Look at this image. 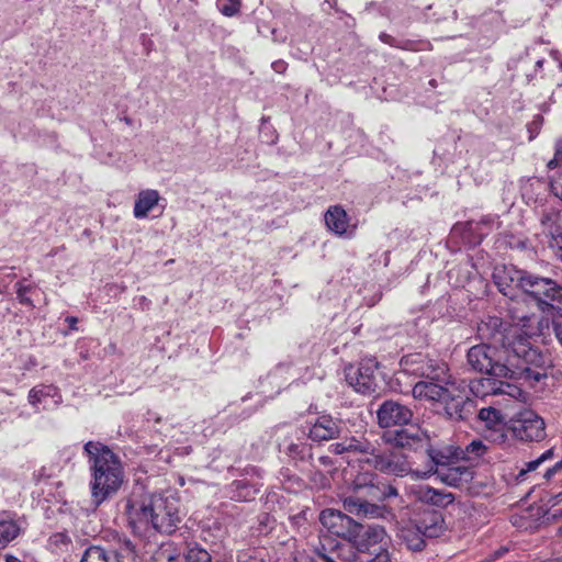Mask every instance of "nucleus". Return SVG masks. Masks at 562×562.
<instances>
[{
    "mask_svg": "<svg viewBox=\"0 0 562 562\" xmlns=\"http://www.w3.org/2000/svg\"><path fill=\"white\" fill-rule=\"evenodd\" d=\"M467 362L474 371L496 378L525 375L528 380L539 382L547 376L549 359L537 348L521 342L514 350L481 344L468 350Z\"/></svg>",
    "mask_w": 562,
    "mask_h": 562,
    "instance_id": "1",
    "label": "nucleus"
},
{
    "mask_svg": "<svg viewBox=\"0 0 562 562\" xmlns=\"http://www.w3.org/2000/svg\"><path fill=\"white\" fill-rule=\"evenodd\" d=\"M128 525L135 532L150 528L172 533L180 522L178 502L175 498L151 495L142 499L130 498L125 505Z\"/></svg>",
    "mask_w": 562,
    "mask_h": 562,
    "instance_id": "2",
    "label": "nucleus"
},
{
    "mask_svg": "<svg viewBox=\"0 0 562 562\" xmlns=\"http://www.w3.org/2000/svg\"><path fill=\"white\" fill-rule=\"evenodd\" d=\"M509 280L521 290L537 308L553 318V329L562 346V285L551 278L540 277L526 270H509Z\"/></svg>",
    "mask_w": 562,
    "mask_h": 562,
    "instance_id": "3",
    "label": "nucleus"
},
{
    "mask_svg": "<svg viewBox=\"0 0 562 562\" xmlns=\"http://www.w3.org/2000/svg\"><path fill=\"white\" fill-rule=\"evenodd\" d=\"M88 457L92 480L91 495L97 505L116 493L123 482V470L119 457L99 441H88L83 446Z\"/></svg>",
    "mask_w": 562,
    "mask_h": 562,
    "instance_id": "4",
    "label": "nucleus"
},
{
    "mask_svg": "<svg viewBox=\"0 0 562 562\" xmlns=\"http://www.w3.org/2000/svg\"><path fill=\"white\" fill-rule=\"evenodd\" d=\"M532 317L526 314H513L512 323H506L497 316H487L477 325V335L487 345L498 349L514 350L521 342L531 346L529 337L533 334L531 329Z\"/></svg>",
    "mask_w": 562,
    "mask_h": 562,
    "instance_id": "5",
    "label": "nucleus"
},
{
    "mask_svg": "<svg viewBox=\"0 0 562 562\" xmlns=\"http://www.w3.org/2000/svg\"><path fill=\"white\" fill-rule=\"evenodd\" d=\"M429 462L424 469H415L414 479L425 480L431 475L450 486H459L472 479L468 467L457 464L458 453L427 447Z\"/></svg>",
    "mask_w": 562,
    "mask_h": 562,
    "instance_id": "6",
    "label": "nucleus"
},
{
    "mask_svg": "<svg viewBox=\"0 0 562 562\" xmlns=\"http://www.w3.org/2000/svg\"><path fill=\"white\" fill-rule=\"evenodd\" d=\"M350 543L361 553L359 562H389L390 554L385 548L387 535L380 525L362 526L359 524L358 536Z\"/></svg>",
    "mask_w": 562,
    "mask_h": 562,
    "instance_id": "7",
    "label": "nucleus"
},
{
    "mask_svg": "<svg viewBox=\"0 0 562 562\" xmlns=\"http://www.w3.org/2000/svg\"><path fill=\"white\" fill-rule=\"evenodd\" d=\"M370 467L381 473L404 477H414L415 469L412 468L407 457L396 447L381 449L375 447L372 457L363 459Z\"/></svg>",
    "mask_w": 562,
    "mask_h": 562,
    "instance_id": "8",
    "label": "nucleus"
},
{
    "mask_svg": "<svg viewBox=\"0 0 562 562\" xmlns=\"http://www.w3.org/2000/svg\"><path fill=\"white\" fill-rule=\"evenodd\" d=\"M379 364L373 358L362 359L357 364L345 368L347 383L358 393L369 395L379 387Z\"/></svg>",
    "mask_w": 562,
    "mask_h": 562,
    "instance_id": "9",
    "label": "nucleus"
},
{
    "mask_svg": "<svg viewBox=\"0 0 562 562\" xmlns=\"http://www.w3.org/2000/svg\"><path fill=\"white\" fill-rule=\"evenodd\" d=\"M136 558L135 544L128 538L119 536L111 552L100 547H90L80 562H134Z\"/></svg>",
    "mask_w": 562,
    "mask_h": 562,
    "instance_id": "10",
    "label": "nucleus"
},
{
    "mask_svg": "<svg viewBox=\"0 0 562 562\" xmlns=\"http://www.w3.org/2000/svg\"><path fill=\"white\" fill-rule=\"evenodd\" d=\"M319 521L328 532L348 542H350L351 539H356L358 536L359 524L340 510L331 508L322 510Z\"/></svg>",
    "mask_w": 562,
    "mask_h": 562,
    "instance_id": "11",
    "label": "nucleus"
},
{
    "mask_svg": "<svg viewBox=\"0 0 562 562\" xmlns=\"http://www.w3.org/2000/svg\"><path fill=\"white\" fill-rule=\"evenodd\" d=\"M382 440L385 443L403 449L417 450L429 446V435L427 431L414 425L394 431H386L383 434Z\"/></svg>",
    "mask_w": 562,
    "mask_h": 562,
    "instance_id": "12",
    "label": "nucleus"
},
{
    "mask_svg": "<svg viewBox=\"0 0 562 562\" xmlns=\"http://www.w3.org/2000/svg\"><path fill=\"white\" fill-rule=\"evenodd\" d=\"M411 363L417 364V368L412 369V372L425 378L424 381L432 380L446 385L451 384V375L445 362L416 355L412 358Z\"/></svg>",
    "mask_w": 562,
    "mask_h": 562,
    "instance_id": "13",
    "label": "nucleus"
},
{
    "mask_svg": "<svg viewBox=\"0 0 562 562\" xmlns=\"http://www.w3.org/2000/svg\"><path fill=\"white\" fill-rule=\"evenodd\" d=\"M378 424L382 428L407 425L413 418V412L396 401H385L376 412Z\"/></svg>",
    "mask_w": 562,
    "mask_h": 562,
    "instance_id": "14",
    "label": "nucleus"
},
{
    "mask_svg": "<svg viewBox=\"0 0 562 562\" xmlns=\"http://www.w3.org/2000/svg\"><path fill=\"white\" fill-rule=\"evenodd\" d=\"M443 409L448 417L452 420H465L476 411L475 402L469 396L457 393L456 386L449 390V396L443 402Z\"/></svg>",
    "mask_w": 562,
    "mask_h": 562,
    "instance_id": "15",
    "label": "nucleus"
},
{
    "mask_svg": "<svg viewBox=\"0 0 562 562\" xmlns=\"http://www.w3.org/2000/svg\"><path fill=\"white\" fill-rule=\"evenodd\" d=\"M371 501L366 491H357L355 481L352 493L344 498L342 507L347 513L357 517H378L381 515L382 508Z\"/></svg>",
    "mask_w": 562,
    "mask_h": 562,
    "instance_id": "16",
    "label": "nucleus"
},
{
    "mask_svg": "<svg viewBox=\"0 0 562 562\" xmlns=\"http://www.w3.org/2000/svg\"><path fill=\"white\" fill-rule=\"evenodd\" d=\"M515 431L522 440L540 441L546 437L544 422L533 411H524L519 414Z\"/></svg>",
    "mask_w": 562,
    "mask_h": 562,
    "instance_id": "17",
    "label": "nucleus"
},
{
    "mask_svg": "<svg viewBox=\"0 0 562 562\" xmlns=\"http://www.w3.org/2000/svg\"><path fill=\"white\" fill-rule=\"evenodd\" d=\"M453 383L454 382L452 380L450 385L432 380L419 381L413 386L412 394L416 400H425L442 404L443 400L449 396V390L453 386Z\"/></svg>",
    "mask_w": 562,
    "mask_h": 562,
    "instance_id": "18",
    "label": "nucleus"
},
{
    "mask_svg": "<svg viewBox=\"0 0 562 562\" xmlns=\"http://www.w3.org/2000/svg\"><path fill=\"white\" fill-rule=\"evenodd\" d=\"M341 431L340 422L329 415L318 416L308 431V437L315 442L328 441L339 437Z\"/></svg>",
    "mask_w": 562,
    "mask_h": 562,
    "instance_id": "19",
    "label": "nucleus"
},
{
    "mask_svg": "<svg viewBox=\"0 0 562 562\" xmlns=\"http://www.w3.org/2000/svg\"><path fill=\"white\" fill-rule=\"evenodd\" d=\"M415 521L426 540L439 538L447 529L442 514L437 510L425 512Z\"/></svg>",
    "mask_w": 562,
    "mask_h": 562,
    "instance_id": "20",
    "label": "nucleus"
},
{
    "mask_svg": "<svg viewBox=\"0 0 562 562\" xmlns=\"http://www.w3.org/2000/svg\"><path fill=\"white\" fill-rule=\"evenodd\" d=\"M397 536L411 551H422L426 547L427 540L415 520L401 525Z\"/></svg>",
    "mask_w": 562,
    "mask_h": 562,
    "instance_id": "21",
    "label": "nucleus"
},
{
    "mask_svg": "<svg viewBox=\"0 0 562 562\" xmlns=\"http://www.w3.org/2000/svg\"><path fill=\"white\" fill-rule=\"evenodd\" d=\"M356 488L358 492L366 491V494L371 499H384L389 497L397 496V490L393 485L382 484V487L372 483V481H367V477L358 476L356 479Z\"/></svg>",
    "mask_w": 562,
    "mask_h": 562,
    "instance_id": "22",
    "label": "nucleus"
},
{
    "mask_svg": "<svg viewBox=\"0 0 562 562\" xmlns=\"http://www.w3.org/2000/svg\"><path fill=\"white\" fill-rule=\"evenodd\" d=\"M160 200L159 192L154 189L142 190L135 200L133 214L136 218H145Z\"/></svg>",
    "mask_w": 562,
    "mask_h": 562,
    "instance_id": "23",
    "label": "nucleus"
},
{
    "mask_svg": "<svg viewBox=\"0 0 562 562\" xmlns=\"http://www.w3.org/2000/svg\"><path fill=\"white\" fill-rule=\"evenodd\" d=\"M416 495L420 502L438 507H445L454 501L451 493L439 491L430 486H420Z\"/></svg>",
    "mask_w": 562,
    "mask_h": 562,
    "instance_id": "24",
    "label": "nucleus"
},
{
    "mask_svg": "<svg viewBox=\"0 0 562 562\" xmlns=\"http://www.w3.org/2000/svg\"><path fill=\"white\" fill-rule=\"evenodd\" d=\"M555 214H547L542 218V225L546 228L548 245L553 249L557 256L562 260V231L560 226L554 225Z\"/></svg>",
    "mask_w": 562,
    "mask_h": 562,
    "instance_id": "25",
    "label": "nucleus"
},
{
    "mask_svg": "<svg viewBox=\"0 0 562 562\" xmlns=\"http://www.w3.org/2000/svg\"><path fill=\"white\" fill-rule=\"evenodd\" d=\"M325 223L328 229L334 232L335 234H345L348 227L346 211L338 205L330 206L325 213Z\"/></svg>",
    "mask_w": 562,
    "mask_h": 562,
    "instance_id": "26",
    "label": "nucleus"
},
{
    "mask_svg": "<svg viewBox=\"0 0 562 562\" xmlns=\"http://www.w3.org/2000/svg\"><path fill=\"white\" fill-rule=\"evenodd\" d=\"M470 392L477 398H484L488 395L503 393L501 386H497L496 380L492 378H479L469 382Z\"/></svg>",
    "mask_w": 562,
    "mask_h": 562,
    "instance_id": "27",
    "label": "nucleus"
},
{
    "mask_svg": "<svg viewBox=\"0 0 562 562\" xmlns=\"http://www.w3.org/2000/svg\"><path fill=\"white\" fill-rule=\"evenodd\" d=\"M548 168L550 170H552L554 168L562 169V143L561 142L557 143L554 157L551 160H549ZM550 189H551L552 194L562 202V172L551 176Z\"/></svg>",
    "mask_w": 562,
    "mask_h": 562,
    "instance_id": "28",
    "label": "nucleus"
},
{
    "mask_svg": "<svg viewBox=\"0 0 562 562\" xmlns=\"http://www.w3.org/2000/svg\"><path fill=\"white\" fill-rule=\"evenodd\" d=\"M23 522L15 519L0 520V549L5 548L23 531Z\"/></svg>",
    "mask_w": 562,
    "mask_h": 562,
    "instance_id": "29",
    "label": "nucleus"
},
{
    "mask_svg": "<svg viewBox=\"0 0 562 562\" xmlns=\"http://www.w3.org/2000/svg\"><path fill=\"white\" fill-rule=\"evenodd\" d=\"M58 397L60 398V396L58 395V392H57V389L53 385H37V386H34L30 392H29V403L32 405V406H37L38 404H44L46 405V400L48 397L50 398H55V397ZM59 400H55L54 402L55 403H58Z\"/></svg>",
    "mask_w": 562,
    "mask_h": 562,
    "instance_id": "30",
    "label": "nucleus"
},
{
    "mask_svg": "<svg viewBox=\"0 0 562 562\" xmlns=\"http://www.w3.org/2000/svg\"><path fill=\"white\" fill-rule=\"evenodd\" d=\"M346 445L348 448V452L359 453L364 456L366 458L372 457L374 449L376 447L373 442H371L368 438L364 437L346 438Z\"/></svg>",
    "mask_w": 562,
    "mask_h": 562,
    "instance_id": "31",
    "label": "nucleus"
},
{
    "mask_svg": "<svg viewBox=\"0 0 562 562\" xmlns=\"http://www.w3.org/2000/svg\"><path fill=\"white\" fill-rule=\"evenodd\" d=\"M477 416L491 429L504 423L501 412L492 406L481 408Z\"/></svg>",
    "mask_w": 562,
    "mask_h": 562,
    "instance_id": "32",
    "label": "nucleus"
},
{
    "mask_svg": "<svg viewBox=\"0 0 562 562\" xmlns=\"http://www.w3.org/2000/svg\"><path fill=\"white\" fill-rule=\"evenodd\" d=\"M187 562H211V554L196 542H190L184 553Z\"/></svg>",
    "mask_w": 562,
    "mask_h": 562,
    "instance_id": "33",
    "label": "nucleus"
},
{
    "mask_svg": "<svg viewBox=\"0 0 562 562\" xmlns=\"http://www.w3.org/2000/svg\"><path fill=\"white\" fill-rule=\"evenodd\" d=\"M486 446L481 440L471 441L463 452V458L472 459L483 456L486 451Z\"/></svg>",
    "mask_w": 562,
    "mask_h": 562,
    "instance_id": "34",
    "label": "nucleus"
},
{
    "mask_svg": "<svg viewBox=\"0 0 562 562\" xmlns=\"http://www.w3.org/2000/svg\"><path fill=\"white\" fill-rule=\"evenodd\" d=\"M240 7V0H223L218 4L221 13L228 18L236 15L239 12Z\"/></svg>",
    "mask_w": 562,
    "mask_h": 562,
    "instance_id": "35",
    "label": "nucleus"
},
{
    "mask_svg": "<svg viewBox=\"0 0 562 562\" xmlns=\"http://www.w3.org/2000/svg\"><path fill=\"white\" fill-rule=\"evenodd\" d=\"M31 290L30 285H25L23 282L15 283V292L19 302L26 306H34L32 300L26 295Z\"/></svg>",
    "mask_w": 562,
    "mask_h": 562,
    "instance_id": "36",
    "label": "nucleus"
},
{
    "mask_svg": "<svg viewBox=\"0 0 562 562\" xmlns=\"http://www.w3.org/2000/svg\"><path fill=\"white\" fill-rule=\"evenodd\" d=\"M307 450L305 445L291 443L286 449V453L292 458L303 459Z\"/></svg>",
    "mask_w": 562,
    "mask_h": 562,
    "instance_id": "37",
    "label": "nucleus"
},
{
    "mask_svg": "<svg viewBox=\"0 0 562 562\" xmlns=\"http://www.w3.org/2000/svg\"><path fill=\"white\" fill-rule=\"evenodd\" d=\"M329 449L335 454L347 453L348 452V448H347V445H346V439H344L340 442H336V443L330 445Z\"/></svg>",
    "mask_w": 562,
    "mask_h": 562,
    "instance_id": "38",
    "label": "nucleus"
},
{
    "mask_svg": "<svg viewBox=\"0 0 562 562\" xmlns=\"http://www.w3.org/2000/svg\"><path fill=\"white\" fill-rule=\"evenodd\" d=\"M542 462L540 461L539 458H537L536 460H532V461H529L526 463V468L521 469L520 472H519V476H524L526 473L528 472H531V471H535L538 469V467L541 464Z\"/></svg>",
    "mask_w": 562,
    "mask_h": 562,
    "instance_id": "39",
    "label": "nucleus"
},
{
    "mask_svg": "<svg viewBox=\"0 0 562 562\" xmlns=\"http://www.w3.org/2000/svg\"><path fill=\"white\" fill-rule=\"evenodd\" d=\"M318 463L325 469L327 470L328 472L331 470L333 465H334V461L330 457L328 456H322L318 458Z\"/></svg>",
    "mask_w": 562,
    "mask_h": 562,
    "instance_id": "40",
    "label": "nucleus"
},
{
    "mask_svg": "<svg viewBox=\"0 0 562 562\" xmlns=\"http://www.w3.org/2000/svg\"><path fill=\"white\" fill-rule=\"evenodd\" d=\"M562 471V460L557 462L553 467L549 468L546 473L544 477L547 480L551 479L557 472Z\"/></svg>",
    "mask_w": 562,
    "mask_h": 562,
    "instance_id": "41",
    "label": "nucleus"
},
{
    "mask_svg": "<svg viewBox=\"0 0 562 562\" xmlns=\"http://www.w3.org/2000/svg\"><path fill=\"white\" fill-rule=\"evenodd\" d=\"M271 67L276 72L282 74L286 69V63H284L283 60H277L272 63Z\"/></svg>",
    "mask_w": 562,
    "mask_h": 562,
    "instance_id": "42",
    "label": "nucleus"
},
{
    "mask_svg": "<svg viewBox=\"0 0 562 562\" xmlns=\"http://www.w3.org/2000/svg\"><path fill=\"white\" fill-rule=\"evenodd\" d=\"M379 37L383 43H385L390 46H396L395 38L393 36L389 35L386 33H381Z\"/></svg>",
    "mask_w": 562,
    "mask_h": 562,
    "instance_id": "43",
    "label": "nucleus"
},
{
    "mask_svg": "<svg viewBox=\"0 0 562 562\" xmlns=\"http://www.w3.org/2000/svg\"><path fill=\"white\" fill-rule=\"evenodd\" d=\"M505 552H507V548H505V547L499 548L498 550H496V551L493 553L492 558H491V559H488V561H493V560H497V559H499L501 557H503V554H504Z\"/></svg>",
    "mask_w": 562,
    "mask_h": 562,
    "instance_id": "44",
    "label": "nucleus"
},
{
    "mask_svg": "<svg viewBox=\"0 0 562 562\" xmlns=\"http://www.w3.org/2000/svg\"><path fill=\"white\" fill-rule=\"evenodd\" d=\"M553 457V449H549L546 452H543L539 459L543 463L544 461L551 459Z\"/></svg>",
    "mask_w": 562,
    "mask_h": 562,
    "instance_id": "45",
    "label": "nucleus"
},
{
    "mask_svg": "<svg viewBox=\"0 0 562 562\" xmlns=\"http://www.w3.org/2000/svg\"><path fill=\"white\" fill-rule=\"evenodd\" d=\"M66 322L68 323V325H69V327H70L71 329H75V328H76V324H77L78 319H77V317H75V316H68V317L66 318Z\"/></svg>",
    "mask_w": 562,
    "mask_h": 562,
    "instance_id": "46",
    "label": "nucleus"
},
{
    "mask_svg": "<svg viewBox=\"0 0 562 562\" xmlns=\"http://www.w3.org/2000/svg\"><path fill=\"white\" fill-rule=\"evenodd\" d=\"M561 499H562V492L554 495L553 498L551 499V503H552V505H557Z\"/></svg>",
    "mask_w": 562,
    "mask_h": 562,
    "instance_id": "47",
    "label": "nucleus"
},
{
    "mask_svg": "<svg viewBox=\"0 0 562 562\" xmlns=\"http://www.w3.org/2000/svg\"><path fill=\"white\" fill-rule=\"evenodd\" d=\"M497 284H498V286H499V291H501L504 295H509V291H507V288L503 286V283L498 282Z\"/></svg>",
    "mask_w": 562,
    "mask_h": 562,
    "instance_id": "48",
    "label": "nucleus"
},
{
    "mask_svg": "<svg viewBox=\"0 0 562 562\" xmlns=\"http://www.w3.org/2000/svg\"><path fill=\"white\" fill-rule=\"evenodd\" d=\"M5 562H21V561H20V559L15 558L13 555H9V557H7Z\"/></svg>",
    "mask_w": 562,
    "mask_h": 562,
    "instance_id": "49",
    "label": "nucleus"
},
{
    "mask_svg": "<svg viewBox=\"0 0 562 562\" xmlns=\"http://www.w3.org/2000/svg\"><path fill=\"white\" fill-rule=\"evenodd\" d=\"M537 66L541 67L542 66V60L537 61Z\"/></svg>",
    "mask_w": 562,
    "mask_h": 562,
    "instance_id": "50",
    "label": "nucleus"
},
{
    "mask_svg": "<svg viewBox=\"0 0 562 562\" xmlns=\"http://www.w3.org/2000/svg\"><path fill=\"white\" fill-rule=\"evenodd\" d=\"M560 68L562 69V61L560 63Z\"/></svg>",
    "mask_w": 562,
    "mask_h": 562,
    "instance_id": "51",
    "label": "nucleus"
}]
</instances>
